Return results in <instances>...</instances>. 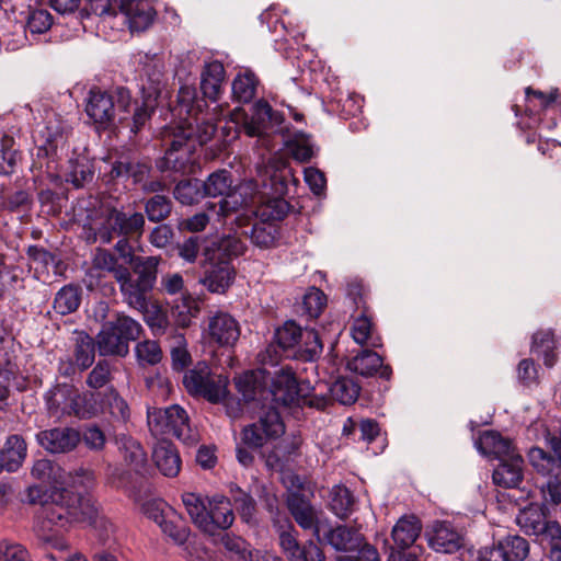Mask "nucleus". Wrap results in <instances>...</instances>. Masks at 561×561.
<instances>
[{
    "label": "nucleus",
    "mask_w": 561,
    "mask_h": 561,
    "mask_svg": "<svg viewBox=\"0 0 561 561\" xmlns=\"http://www.w3.org/2000/svg\"><path fill=\"white\" fill-rule=\"evenodd\" d=\"M206 102L197 96L193 85H182L178 93L172 115L179 118L176 125L162 129L161 139L167 148L159 161L160 170L185 172L192 163V154L197 146L208 142L217 129L215 114L204 112Z\"/></svg>",
    "instance_id": "1"
},
{
    "label": "nucleus",
    "mask_w": 561,
    "mask_h": 561,
    "mask_svg": "<svg viewBox=\"0 0 561 561\" xmlns=\"http://www.w3.org/2000/svg\"><path fill=\"white\" fill-rule=\"evenodd\" d=\"M264 367L250 370L237 379L238 391L247 400L255 399L260 388L264 398L279 405L284 412L287 409L307 405L324 410L330 398L317 394L309 381H298L291 367L285 365L275 368L278 363V352L271 344L259 355Z\"/></svg>",
    "instance_id": "2"
},
{
    "label": "nucleus",
    "mask_w": 561,
    "mask_h": 561,
    "mask_svg": "<svg viewBox=\"0 0 561 561\" xmlns=\"http://www.w3.org/2000/svg\"><path fill=\"white\" fill-rule=\"evenodd\" d=\"M244 249L243 242L233 236L215 240L204 249V275L201 282L210 293L224 294L232 285L236 271L231 261L241 255Z\"/></svg>",
    "instance_id": "3"
},
{
    "label": "nucleus",
    "mask_w": 561,
    "mask_h": 561,
    "mask_svg": "<svg viewBox=\"0 0 561 561\" xmlns=\"http://www.w3.org/2000/svg\"><path fill=\"white\" fill-rule=\"evenodd\" d=\"M159 263L158 256L137 257L134 260V274L129 268L116 273L123 301L129 308L139 312L148 310V297L157 280Z\"/></svg>",
    "instance_id": "4"
},
{
    "label": "nucleus",
    "mask_w": 561,
    "mask_h": 561,
    "mask_svg": "<svg viewBox=\"0 0 561 561\" xmlns=\"http://www.w3.org/2000/svg\"><path fill=\"white\" fill-rule=\"evenodd\" d=\"M44 515L51 526L67 529L76 523H92L98 515V508L90 497L54 486Z\"/></svg>",
    "instance_id": "5"
},
{
    "label": "nucleus",
    "mask_w": 561,
    "mask_h": 561,
    "mask_svg": "<svg viewBox=\"0 0 561 561\" xmlns=\"http://www.w3.org/2000/svg\"><path fill=\"white\" fill-rule=\"evenodd\" d=\"M205 196L222 198L218 203H207L206 209L217 217L218 221H226L232 214L252 203L249 197L248 185L232 186L231 173L227 170H218L208 175L202 182Z\"/></svg>",
    "instance_id": "6"
},
{
    "label": "nucleus",
    "mask_w": 561,
    "mask_h": 561,
    "mask_svg": "<svg viewBox=\"0 0 561 561\" xmlns=\"http://www.w3.org/2000/svg\"><path fill=\"white\" fill-rule=\"evenodd\" d=\"M130 105L131 94L125 87L111 92L94 88L89 92L85 113L99 130H105L114 125L116 112L127 114Z\"/></svg>",
    "instance_id": "7"
},
{
    "label": "nucleus",
    "mask_w": 561,
    "mask_h": 561,
    "mask_svg": "<svg viewBox=\"0 0 561 561\" xmlns=\"http://www.w3.org/2000/svg\"><path fill=\"white\" fill-rule=\"evenodd\" d=\"M147 421L151 434L156 437L165 439L172 435L188 446L198 442V432L192 427L187 412L179 404L149 409Z\"/></svg>",
    "instance_id": "8"
},
{
    "label": "nucleus",
    "mask_w": 561,
    "mask_h": 561,
    "mask_svg": "<svg viewBox=\"0 0 561 561\" xmlns=\"http://www.w3.org/2000/svg\"><path fill=\"white\" fill-rule=\"evenodd\" d=\"M141 324L131 317L116 312L112 320L106 321L96 336L100 355L125 357L129 352V343L139 339Z\"/></svg>",
    "instance_id": "9"
},
{
    "label": "nucleus",
    "mask_w": 561,
    "mask_h": 561,
    "mask_svg": "<svg viewBox=\"0 0 561 561\" xmlns=\"http://www.w3.org/2000/svg\"><path fill=\"white\" fill-rule=\"evenodd\" d=\"M260 388L255 399L244 401L253 402L259 408V422L247 426L242 432V440L250 447H261L267 439L277 438L285 433V425L282 420L279 405L265 399Z\"/></svg>",
    "instance_id": "10"
},
{
    "label": "nucleus",
    "mask_w": 561,
    "mask_h": 561,
    "mask_svg": "<svg viewBox=\"0 0 561 561\" xmlns=\"http://www.w3.org/2000/svg\"><path fill=\"white\" fill-rule=\"evenodd\" d=\"M145 228L141 213L129 208L106 207L103 210V222L98 228V237L102 243H110L115 237L140 238Z\"/></svg>",
    "instance_id": "11"
},
{
    "label": "nucleus",
    "mask_w": 561,
    "mask_h": 561,
    "mask_svg": "<svg viewBox=\"0 0 561 561\" xmlns=\"http://www.w3.org/2000/svg\"><path fill=\"white\" fill-rule=\"evenodd\" d=\"M183 385L191 396L202 397L211 403L221 402L228 393L227 377L213 374L204 362L197 363L184 374Z\"/></svg>",
    "instance_id": "12"
},
{
    "label": "nucleus",
    "mask_w": 561,
    "mask_h": 561,
    "mask_svg": "<svg viewBox=\"0 0 561 561\" xmlns=\"http://www.w3.org/2000/svg\"><path fill=\"white\" fill-rule=\"evenodd\" d=\"M290 481L286 499L287 508L295 522L305 530H312L317 537V528L323 525L327 519L320 517V512L299 491L302 482L297 476L287 478Z\"/></svg>",
    "instance_id": "13"
},
{
    "label": "nucleus",
    "mask_w": 561,
    "mask_h": 561,
    "mask_svg": "<svg viewBox=\"0 0 561 561\" xmlns=\"http://www.w3.org/2000/svg\"><path fill=\"white\" fill-rule=\"evenodd\" d=\"M317 540L336 551H355L363 546L364 536L358 529L345 525L332 527L328 520L317 528Z\"/></svg>",
    "instance_id": "14"
},
{
    "label": "nucleus",
    "mask_w": 561,
    "mask_h": 561,
    "mask_svg": "<svg viewBox=\"0 0 561 561\" xmlns=\"http://www.w3.org/2000/svg\"><path fill=\"white\" fill-rule=\"evenodd\" d=\"M516 522L526 535L534 536L541 545L552 534V527H561L558 522L548 520L546 508L538 504H530L523 508L518 513Z\"/></svg>",
    "instance_id": "15"
},
{
    "label": "nucleus",
    "mask_w": 561,
    "mask_h": 561,
    "mask_svg": "<svg viewBox=\"0 0 561 561\" xmlns=\"http://www.w3.org/2000/svg\"><path fill=\"white\" fill-rule=\"evenodd\" d=\"M283 116L274 111L265 100H259L252 106V114L243 123V129L250 137L264 138L275 126L280 125Z\"/></svg>",
    "instance_id": "16"
},
{
    "label": "nucleus",
    "mask_w": 561,
    "mask_h": 561,
    "mask_svg": "<svg viewBox=\"0 0 561 561\" xmlns=\"http://www.w3.org/2000/svg\"><path fill=\"white\" fill-rule=\"evenodd\" d=\"M81 438L72 427H55L36 434L37 443L53 454L68 453L77 447Z\"/></svg>",
    "instance_id": "17"
},
{
    "label": "nucleus",
    "mask_w": 561,
    "mask_h": 561,
    "mask_svg": "<svg viewBox=\"0 0 561 561\" xmlns=\"http://www.w3.org/2000/svg\"><path fill=\"white\" fill-rule=\"evenodd\" d=\"M427 539L430 547L442 553H454L463 546L462 535L448 522H434Z\"/></svg>",
    "instance_id": "18"
},
{
    "label": "nucleus",
    "mask_w": 561,
    "mask_h": 561,
    "mask_svg": "<svg viewBox=\"0 0 561 561\" xmlns=\"http://www.w3.org/2000/svg\"><path fill=\"white\" fill-rule=\"evenodd\" d=\"M208 334L220 346H232L240 336V325L229 313L218 311L208 320Z\"/></svg>",
    "instance_id": "19"
},
{
    "label": "nucleus",
    "mask_w": 561,
    "mask_h": 561,
    "mask_svg": "<svg viewBox=\"0 0 561 561\" xmlns=\"http://www.w3.org/2000/svg\"><path fill=\"white\" fill-rule=\"evenodd\" d=\"M206 520L208 526L203 527L202 531L208 535H215L220 529L230 528L234 520L230 500L225 496H214L208 500Z\"/></svg>",
    "instance_id": "20"
},
{
    "label": "nucleus",
    "mask_w": 561,
    "mask_h": 561,
    "mask_svg": "<svg viewBox=\"0 0 561 561\" xmlns=\"http://www.w3.org/2000/svg\"><path fill=\"white\" fill-rule=\"evenodd\" d=\"M115 443L124 463L136 474L144 476L148 471V461L140 443L126 434L116 435Z\"/></svg>",
    "instance_id": "21"
},
{
    "label": "nucleus",
    "mask_w": 561,
    "mask_h": 561,
    "mask_svg": "<svg viewBox=\"0 0 561 561\" xmlns=\"http://www.w3.org/2000/svg\"><path fill=\"white\" fill-rule=\"evenodd\" d=\"M129 21L130 28L144 31L153 22L156 11L147 0H115Z\"/></svg>",
    "instance_id": "22"
},
{
    "label": "nucleus",
    "mask_w": 561,
    "mask_h": 561,
    "mask_svg": "<svg viewBox=\"0 0 561 561\" xmlns=\"http://www.w3.org/2000/svg\"><path fill=\"white\" fill-rule=\"evenodd\" d=\"M152 459L158 470L168 478H174L181 470V457L175 446L167 440L160 439L153 448Z\"/></svg>",
    "instance_id": "23"
},
{
    "label": "nucleus",
    "mask_w": 561,
    "mask_h": 561,
    "mask_svg": "<svg viewBox=\"0 0 561 561\" xmlns=\"http://www.w3.org/2000/svg\"><path fill=\"white\" fill-rule=\"evenodd\" d=\"M348 367L351 370L365 377L379 374L381 378L389 379L392 373L388 365H383L381 356L369 350L362 351L353 357L348 362Z\"/></svg>",
    "instance_id": "24"
},
{
    "label": "nucleus",
    "mask_w": 561,
    "mask_h": 561,
    "mask_svg": "<svg viewBox=\"0 0 561 561\" xmlns=\"http://www.w3.org/2000/svg\"><path fill=\"white\" fill-rule=\"evenodd\" d=\"M523 463L524 460L519 454L501 460L493 471V482L506 489L517 488L523 481Z\"/></svg>",
    "instance_id": "25"
},
{
    "label": "nucleus",
    "mask_w": 561,
    "mask_h": 561,
    "mask_svg": "<svg viewBox=\"0 0 561 561\" xmlns=\"http://www.w3.org/2000/svg\"><path fill=\"white\" fill-rule=\"evenodd\" d=\"M26 443L20 435H10L0 450L1 471L15 472L26 458Z\"/></svg>",
    "instance_id": "26"
},
{
    "label": "nucleus",
    "mask_w": 561,
    "mask_h": 561,
    "mask_svg": "<svg viewBox=\"0 0 561 561\" xmlns=\"http://www.w3.org/2000/svg\"><path fill=\"white\" fill-rule=\"evenodd\" d=\"M225 75V68L220 61L214 60L205 64L201 73V91L205 99L213 102L219 99Z\"/></svg>",
    "instance_id": "27"
},
{
    "label": "nucleus",
    "mask_w": 561,
    "mask_h": 561,
    "mask_svg": "<svg viewBox=\"0 0 561 561\" xmlns=\"http://www.w3.org/2000/svg\"><path fill=\"white\" fill-rule=\"evenodd\" d=\"M477 447L483 455L494 456L500 460L517 454L510 439L493 431L483 432L477 442Z\"/></svg>",
    "instance_id": "28"
},
{
    "label": "nucleus",
    "mask_w": 561,
    "mask_h": 561,
    "mask_svg": "<svg viewBox=\"0 0 561 561\" xmlns=\"http://www.w3.org/2000/svg\"><path fill=\"white\" fill-rule=\"evenodd\" d=\"M160 96L159 83H152L148 88L142 87V103L135 108L133 115L131 133H138L150 119L158 105Z\"/></svg>",
    "instance_id": "29"
},
{
    "label": "nucleus",
    "mask_w": 561,
    "mask_h": 561,
    "mask_svg": "<svg viewBox=\"0 0 561 561\" xmlns=\"http://www.w3.org/2000/svg\"><path fill=\"white\" fill-rule=\"evenodd\" d=\"M101 410L94 393H81L76 387L72 388L67 416L91 419L96 416Z\"/></svg>",
    "instance_id": "30"
},
{
    "label": "nucleus",
    "mask_w": 561,
    "mask_h": 561,
    "mask_svg": "<svg viewBox=\"0 0 561 561\" xmlns=\"http://www.w3.org/2000/svg\"><path fill=\"white\" fill-rule=\"evenodd\" d=\"M72 388L71 385L59 383L45 393V404L49 416L56 419L67 416Z\"/></svg>",
    "instance_id": "31"
},
{
    "label": "nucleus",
    "mask_w": 561,
    "mask_h": 561,
    "mask_svg": "<svg viewBox=\"0 0 561 561\" xmlns=\"http://www.w3.org/2000/svg\"><path fill=\"white\" fill-rule=\"evenodd\" d=\"M94 176V167L92 161L85 156H79L69 161V167L65 176L67 183L73 187L81 188L92 182Z\"/></svg>",
    "instance_id": "32"
},
{
    "label": "nucleus",
    "mask_w": 561,
    "mask_h": 561,
    "mask_svg": "<svg viewBox=\"0 0 561 561\" xmlns=\"http://www.w3.org/2000/svg\"><path fill=\"white\" fill-rule=\"evenodd\" d=\"M421 528V523L416 517H402L392 529V539L399 548H409L420 536Z\"/></svg>",
    "instance_id": "33"
},
{
    "label": "nucleus",
    "mask_w": 561,
    "mask_h": 561,
    "mask_svg": "<svg viewBox=\"0 0 561 561\" xmlns=\"http://www.w3.org/2000/svg\"><path fill=\"white\" fill-rule=\"evenodd\" d=\"M302 333L304 330L294 321H286L275 331V342L286 357H294V351L297 350Z\"/></svg>",
    "instance_id": "34"
},
{
    "label": "nucleus",
    "mask_w": 561,
    "mask_h": 561,
    "mask_svg": "<svg viewBox=\"0 0 561 561\" xmlns=\"http://www.w3.org/2000/svg\"><path fill=\"white\" fill-rule=\"evenodd\" d=\"M232 96L239 103H250L256 95L259 79L254 72L247 70L238 73L232 81Z\"/></svg>",
    "instance_id": "35"
},
{
    "label": "nucleus",
    "mask_w": 561,
    "mask_h": 561,
    "mask_svg": "<svg viewBox=\"0 0 561 561\" xmlns=\"http://www.w3.org/2000/svg\"><path fill=\"white\" fill-rule=\"evenodd\" d=\"M351 335L359 345L367 344L370 347L381 346L380 337L374 334L373 322L365 313H362L354 319L351 328Z\"/></svg>",
    "instance_id": "36"
},
{
    "label": "nucleus",
    "mask_w": 561,
    "mask_h": 561,
    "mask_svg": "<svg viewBox=\"0 0 561 561\" xmlns=\"http://www.w3.org/2000/svg\"><path fill=\"white\" fill-rule=\"evenodd\" d=\"M355 499L343 485H334L330 492V508L339 518H347L354 511Z\"/></svg>",
    "instance_id": "37"
},
{
    "label": "nucleus",
    "mask_w": 561,
    "mask_h": 561,
    "mask_svg": "<svg viewBox=\"0 0 561 561\" xmlns=\"http://www.w3.org/2000/svg\"><path fill=\"white\" fill-rule=\"evenodd\" d=\"M73 347V359L80 370L89 368L95 357V342L87 333L80 332L76 335Z\"/></svg>",
    "instance_id": "38"
},
{
    "label": "nucleus",
    "mask_w": 561,
    "mask_h": 561,
    "mask_svg": "<svg viewBox=\"0 0 561 561\" xmlns=\"http://www.w3.org/2000/svg\"><path fill=\"white\" fill-rule=\"evenodd\" d=\"M322 343L318 333L314 330H304L302 336L296 351H294V358L305 362L316 360L322 353Z\"/></svg>",
    "instance_id": "39"
},
{
    "label": "nucleus",
    "mask_w": 561,
    "mask_h": 561,
    "mask_svg": "<svg viewBox=\"0 0 561 561\" xmlns=\"http://www.w3.org/2000/svg\"><path fill=\"white\" fill-rule=\"evenodd\" d=\"M80 302L81 289L78 286L66 285L56 294L54 309L57 313L65 316L75 312Z\"/></svg>",
    "instance_id": "40"
},
{
    "label": "nucleus",
    "mask_w": 561,
    "mask_h": 561,
    "mask_svg": "<svg viewBox=\"0 0 561 561\" xmlns=\"http://www.w3.org/2000/svg\"><path fill=\"white\" fill-rule=\"evenodd\" d=\"M554 347L556 342L550 331H539L534 334L531 352L541 356L547 367H552L556 363Z\"/></svg>",
    "instance_id": "41"
},
{
    "label": "nucleus",
    "mask_w": 561,
    "mask_h": 561,
    "mask_svg": "<svg viewBox=\"0 0 561 561\" xmlns=\"http://www.w3.org/2000/svg\"><path fill=\"white\" fill-rule=\"evenodd\" d=\"M150 167L147 163L138 162V161H117L113 164L111 170L112 179L119 178H131L134 182H141L147 173L149 172Z\"/></svg>",
    "instance_id": "42"
},
{
    "label": "nucleus",
    "mask_w": 561,
    "mask_h": 561,
    "mask_svg": "<svg viewBox=\"0 0 561 561\" xmlns=\"http://www.w3.org/2000/svg\"><path fill=\"white\" fill-rule=\"evenodd\" d=\"M182 502L192 522L201 530L203 529V527L208 526L206 520L208 505L205 504L201 495L196 493H184L182 495Z\"/></svg>",
    "instance_id": "43"
},
{
    "label": "nucleus",
    "mask_w": 561,
    "mask_h": 561,
    "mask_svg": "<svg viewBox=\"0 0 561 561\" xmlns=\"http://www.w3.org/2000/svg\"><path fill=\"white\" fill-rule=\"evenodd\" d=\"M505 561H524L529 554L528 541L518 536H506L500 540Z\"/></svg>",
    "instance_id": "44"
},
{
    "label": "nucleus",
    "mask_w": 561,
    "mask_h": 561,
    "mask_svg": "<svg viewBox=\"0 0 561 561\" xmlns=\"http://www.w3.org/2000/svg\"><path fill=\"white\" fill-rule=\"evenodd\" d=\"M100 413H108L111 416L118 421H127L129 417V408L126 401L115 391L110 390L104 394Z\"/></svg>",
    "instance_id": "45"
},
{
    "label": "nucleus",
    "mask_w": 561,
    "mask_h": 561,
    "mask_svg": "<svg viewBox=\"0 0 561 561\" xmlns=\"http://www.w3.org/2000/svg\"><path fill=\"white\" fill-rule=\"evenodd\" d=\"M202 181L197 179L181 181L174 188V197L184 205H192L205 197Z\"/></svg>",
    "instance_id": "46"
},
{
    "label": "nucleus",
    "mask_w": 561,
    "mask_h": 561,
    "mask_svg": "<svg viewBox=\"0 0 561 561\" xmlns=\"http://www.w3.org/2000/svg\"><path fill=\"white\" fill-rule=\"evenodd\" d=\"M231 496L241 519L248 524L253 522L256 513L255 500L239 486L231 489Z\"/></svg>",
    "instance_id": "47"
},
{
    "label": "nucleus",
    "mask_w": 561,
    "mask_h": 561,
    "mask_svg": "<svg viewBox=\"0 0 561 561\" xmlns=\"http://www.w3.org/2000/svg\"><path fill=\"white\" fill-rule=\"evenodd\" d=\"M159 527L179 546L184 545L190 536V528L184 525L173 510H170V516Z\"/></svg>",
    "instance_id": "48"
},
{
    "label": "nucleus",
    "mask_w": 561,
    "mask_h": 561,
    "mask_svg": "<svg viewBox=\"0 0 561 561\" xmlns=\"http://www.w3.org/2000/svg\"><path fill=\"white\" fill-rule=\"evenodd\" d=\"M278 236V230L275 224L267 221L255 222L250 231L251 241L260 248L272 247Z\"/></svg>",
    "instance_id": "49"
},
{
    "label": "nucleus",
    "mask_w": 561,
    "mask_h": 561,
    "mask_svg": "<svg viewBox=\"0 0 561 561\" xmlns=\"http://www.w3.org/2000/svg\"><path fill=\"white\" fill-rule=\"evenodd\" d=\"M289 210V204L280 197L268 199L257 209V216L262 221L274 224L282 220Z\"/></svg>",
    "instance_id": "50"
},
{
    "label": "nucleus",
    "mask_w": 561,
    "mask_h": 561,
    "mask_svg": "<svg viewBox=\"0 0 561 561\" xmlns=\"http://www.w3.org/2000/svg\"><path fill=\"white\" fill-rule=\"evenodd\" d=\"M172 210V202L163 195L150 197L145 205V211L150 221L160 222L169 217Z\"/></svg>",
    "instance_id": "51"
},
{
    "label": "nucleus",
    "mask_w": 561,
    "mask_h": 561,
    "mask_svg": "<svg viewBox=\"0 0 561 561\" xmlns=\"http://www.w3.org/2000/svg\"><path fill=\"white\" fill-rule=\"evenodd\" d=\"M279 535V545L290 559L301 547L297 540V531L288 517H284L283 525L275 526Z\"/></svg>",
    "instance_id": "52"
},
{
    "label": "nucleus",
    "mask_w": 561,
    "mask_h": 561,
    "mask_svg": "<svg viewBox=\"0 0 561 561\" xmlns=\"http://www.w3.org/2000/svg\"><path fill=\"white\" fill-rule=\"evenodd\" d=\"M332 397L342 404H352L359 394L358 386L351 379H339L330 388Z\"/></svg>",
    "instance_id": "53"
},
{
    "label": "nucleus",
    "mask_w": 561,
    "mask_h": 561,
    "mask_svg": "<svg viewBox=\"0 0 561 561\" xmlns=\"http://www.w3.org/2000/svg\"><path fill=\"white\" fill-rule=\"evenodd\" d=\"M53 24V16L47 10L35 9L30 11L26 19V31L32 35L46 33Z\"/></svg>",
    "instance_id": "54"
},
{
    "label": "nucleus",
    "mask_w": 561,
    "mask_h": 561,
    "mask_svg": "<svg viewBox=\"0 0 561 561\" xmlns=\"http://www.w3.org/2000/svg\"><path fill=\"white\" fill-rule=\"evenodd\" d=\"M136 356L140 365H156L162 358V351L156 341L146 340L135 347Z\"/></svg>",
    "instance_id": "55"
},
{
    "label": "nucleus",
    "mask_w": 561,
    "mask_h": 561,
    "mask_svg": "<svg viewBox=\"0 0 561 561\" xmlns=\"http://www.w3.org/2000/svg\"><path fill=\"white\" fill-rule=\"evenodd\" d=\"M0 561H32L28 551L20 543L10 540L0 541Z\"/></svg>",
    "instance_id": "56"
},
{
    "label": "nucleus",
    "mask_w": 561,
    "mask_h": 561,
    "mask_svg": "<svg viewBox=\"0 0 561 561\" xmlns=\"http://www.w3.org/2000/svg\"><path fill=\"white\" fill-rule=\"evenodd\" d=\"M111 380V366L107 360H100L87 378V385L93 389L104 387Z\"/></svg>",
    "instance_id": "57"
},
{
    "label": "nucleus",
    "mask_w": 561,
    "mask_h": 561,
    "mask_svg": "<svg viewBox=\"0 0 561 561\" xmlns=\"http://www.w3.org/2000/svg\"><path fill=\"white\" fill-rule=\"evenodd\" d=\"M302 305L310 318H317L325 305V296L320 289L312 288L304 296Z\"/></svg>",
    "instance_id": "58"
},
{
    "label": "nucleus",
    "mask_w": 561,
    "mask_h": 561,
    "mask_svg": "<svg viewBox=\"0 0 561 561\" xmlns=\"http://www.w3.org/2000/svg\"><path fill=\"white\" fill-rule=\"evenodd\" d=\"M528 459L531 466L542 474H549L554 467L552 457L538 447H534L529 450Z\"/></svg>",
    "instance_id": "59"
},
{
    "label": "nucleus",
    "mask_w": 561,
    "mask_h": 561,
    "mask_svg": "<svg viewBox=\"0 0 561 561\" xmlns=\"http://www.w3.org/2000/svg\"><path fill=\"white\" fill-rule=\"evenodd\" d=\"M94 265L98 268L110 272L115 280L117 279V272L121 270H127L128 267L124 264H119L117 259L108 251L101 250L94 257Z\"/></svg>",
    "instance_id": "60"
},
{
    "label": "nucleus",
    "mask_w": 561,
    "mask_h": 561,
    "mask_svg": "<svg viewBox=\"0 0 561 561\" xmlns=\"http://www.w3.org/2000/svg\"><path fill=\"white\" fill-rule=\"evenodd\" d=\"M221 542L226 550L231 553V557L238 560H247L249 550L247 542L242 538L226 534L222 536Z\"/></svg>",
    "instance_id": "61"
},
{
    "label": "nucleus",
    "mask_w": 561,
    "mask_h": 561,
    "mask_svg": "<svg viewBox=\"0 0 561 561\" xmlns=\"http://www.w3.org/2000/svg\"><path fill=\"white\" fill-rule=\"evenodd\" d=\"M174 237V232L172 228L169 225L161 224L156 226L151 232L149 233V242L158 248V249H164L169 244H171Z\"/></svg>",
    "instance_id": "62"
},
{
    "label": "nucleus",
    "mask_w": 561,
    "mask_h": 561,
    "mask_svg": "<svg viewBox=\"0 0 561 561\" xmlns=\"http://www.w3.org/2000/svg\"><path fill=\"white\" fill-rule=\"evenodd\" d=\"M541 493L547 503L558 505L561 503V480L550 476L541 485Z\"/></svg>",
    "instance_id": "63"
},
{
    "label": "nucleus",
    "mask_w": 561,
    "mask_h": 561,
    "mask_svg": "<svg viewBox=\"0 0 561 561\" xmlns=\"http://www.w3.org/2000/svg\"><path fill=\"white\" fill-rule=\"evenodd\" d=\"M290 561H325L323 551L313 542L305 543L293 557Z\"/></svg>",
    "instance_id": "64"
}]
</instances>
